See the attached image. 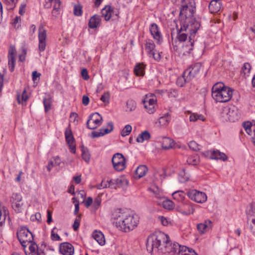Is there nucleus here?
<instances>
[{
    "mask_svg": "<svg viewBox=\"0 0 255 255\" xmlns=\"http://www.w3.org/2000/svg\"><path fill=\"white\" fill-rule=\"evenodd\" d=\"M8 65L9 67V71L10 72H13L14 69L15 67V57H8Z\"/></svg>",
    "mask_w": 255,
    "mask_h": 255,
    "instance_id": "8fccbe9b",
    "label": "nucleus"
},
{
    "mask_svg": "<svg viewBox=\"0 0 255 255\" xmlns=\"http://www.w3.org/2000/svg\"><path fill=\"white\" fill-rule=\"evenodd\" d=\"M251 69V66L249 63H245L242 68V70L245 75L248 76Z\"/></svg>",
    "mask_w": 255,
    "mask_h": 255,
    "instance_id": "3c124183",
    "label": "nucleus"
},
{
    "mask_svg": "<svg viewBox=\"0 0 255 255\" xmlns=\"http://www.w3.org/2000/svg\"><path fill=\"white\" fill-rule=\"evenodd\" d=\"M60 9H56V8H53L52 10V16L53 18H56L60 14Z\"/></svg>",
    "mask_w": 255,
    "mask_h": 255,
    "instance_id": "69168bd1",
    "label": "nucleus"
},
{
    "mask_svg": "<svg viewBox=\"0 0 255 255\" xmlns=\"http://www.w3.org/2000/svg\"><path fill=\"white\" fill-rule=\"evenodd\" d=\"M187 209L186 210H183L181 212V214L184 215H189L193 214L194 212V208L192 204H190L187 205Z\"/></svg>",
    "mask_w": 255,
    "mask_h": 255,
    "instance_id": "09e8293b",
    "label": "nucleus"
},
{
    "mask_svg": "<svg viewBox=\"0 0 255 255\" xmlns=\"http://www.w3.org/2000/svg\"><path fill=\"white\" fill-rule=\"evenodd\" d=\"M113 167L117 171H122L126 167V160L124 156L120 153L115 154L112 159Z\"/></svg>",
    "mask_w": 255,
    "mask_h": 255,
    "instance_id": "6e6552de",
    "label": "nucleus"
},
{
    "mask_svg": "<svg viewBox=\"0 0 255 255\" xmlns=\"http://www.w3.org/2000/svg\"><path fill=\"white\" fill-rule=\"evenodd\" d=\"M233 93V90L222 82L215 83L212 88V97L216 102L226 103L229 101Z\"/></svg>",
    "mask_w": 255,
    "mask_h": 255,
    "instance_id": "20e7f679",
    "label": "nucleus"
},
{
    "mask_svg": "<svg viewBox=\"0 0 255 255\" xmlns=\"http://www.w3.org/2000/svg\"><path fill=\"white\" fill-rule=\"evenodd\" d=\"M190 175L188 173L186 172L185 169H183L179 173L178 179L180 182L184 183L188 181L189 179Z\"/></svg>",
    "mask_w": 255,
    "mask_h": 255,
    "instance_id": "e433bc0d",
    "label": "nucleus"
},
{
    "mask_svg": "<svg viewBox=\"0 0 255 255\" xmlns=\"http://www.w3.org/2000/svg\"><path fill=\"white\" fill-rule=\"evenodd\" d=\"M196 9V6L180 8L179 22H182L183 26L186 23L194 25L195 22H199L194 17Z\"/></svg>",
    "mask_w": 255,
    "mask_h": 255,
    "instance_id": "39448f33",
    "label": "nucleus"
},
{
    "mask_svg": "<svg viewBox=\"0 0 255 255\" xmlns=\"http://www.w3.org/2000/svg\"><path fill=\"white\" fill-rule=\"evenodd\" d=\"M199 157L197 154L192 155L188 157L187 163L189 165H196L199 163Z\"/></svg>",
    "mask_w": 255,
    "mask_h": 255,
    "instance_id": "f704fd0d",
    "label": "nucleus"
},
{
    "mask_svg": "<svg viewBox=\"0 0 255 255\" xmlns=\"http://www.w3.org/2000/svg\"><path fill=\"white\" fill-rule=\"evenodd\" d=\"M82 157L84 160L86 162H89L90 159V153L86 148L82 147Z\"/></svg>",
    "mask_w": 255,
    "mask_h": 255,
    "instance_id": "a18cd8bd",
    "label": "nucleus"
},
{
    "mask_svg": "<svg viewBox=\"0 0 255 255\" xmlns=\"http://www.w3.org/2000/svg\"><path fill=\"white\" fill-rule=\"evenodd\" d=\"M170 120L171 117L169 114L166 113L159 119L158 122L161 126H164L168 124Z\"/></svg>",
    "mask_w": 255,
    "mask_h": 255,
    "instance_id": "c9c22d12",
    "label": "nucleus"
},
{
    "mask_svg": "<svg viewBox=\"0 0 255 255\" xmlns=\"http://www.w3.org/2000/svg\"><path fill=\"white\" fill-rule=\"evenodd\" d=\"M136 102L132 100H128L127 102V108L126 111L131 112L136 109Z\"/></svg>",
    "mask_w": 255,
    "mask_h": 255,
    "instance_id": "58836bf2",
    "label": "nucleus"
},
{
    "mask_svg": "<svg viewBox=\"0 0 255 255\" xmlns=\"http://www.w3.org/2000/svg\"><path fill=\"white\" fill-rule=\"evenodd\" d=\"M38 49L40 52L45 50L46 46L47 33L43 25H40L38 28Z\"/></svg>",
    "mask_w": 255,
    "mask_h": 255,
    "instance_id": "ddd939ff",
    "label": "nucleus"
},
{
    "mask_svg": "<svg viewBox=\"0 0 255 255\" xmlns=\"http://www.w3.org/2000/svg\"><path fill=\"white\" fill-rule=\"evenodd\" d=\"M145 49L148 55L155 50V45L152 40L148 39L145 40Z\"/></svg>",
    "mask_w": 255,
    "mask_h": 255,
    "instance_id": "bb28decb",
    "label": "nucleus"
},
{
    "mask_svg": "<svg viewBox=\"0 0 255 255\" xmlns=\"http://www.w3.org/2000/svg\"><path fill=\"white\" fill-rule=\"evenodd\" d=\"M112 219L117 229L125 233L132 231L137 227L139 222L137 215L121 208L113 211Z\"/></svg>",
    "mask_w": 255,
    "mask_h": 255,
    "instance_id": "f03ea898",
    "label": "nucleus"
},
{
    "mask_svg": "<svg viewBox=\"0 0 255 255\" xmlns=\"http://www.w3.org/2000/svg\"><path fill=\"white\" fill-rule=\"evenodd\" d=\"M190 80H187V77L184 75V72L183 73L181 77H178L176 84L179 87H182L184 86L185 83L189 82Z\"/></svg>",
    "mask_w": 255,
    "mask_h": 255,
    "instance_id": "79ce46f5",
    "label": "nucleus"
},
{
    "mask_svg": "<svg viewBox=\"0 0 255 255\" xmlns=\"http://www.w3.org/2000/svg\"><path fill=\"white\" fill-rule=\"evenodd\" d=\"M187 196L192 201L199 203L205 202L207 199L206 194L195 189L190 190L187 192Z\"/></svg>",
    "mask_w": 255,
    "mask_h": 255,
    "instance_id": "9d476101",
    "label": "nucleus"
},
{
    "mask_svg": "<svg viewBox=\"0 0 255 255\" xmlns=\"http://www.w3.org/2000/svg\"><path fill=\"white\" fill-rule=\"evenodd\" d=\"M179 255H198V254L192 249L182 246Z\"/></svg>",
    "mask_w": 255,
    "mask_h": 255,
    "instance_id": "72a5a7b5",
    "label": "nucleus"
},
{
    "mask_svg": "<svg viewBox=\"0 0 255 255\" xmlns=\"http://www.w3.org/2000/svg\"><path fill=\"white\" fill-rule=\"evenodd\" d=\"M228 255H241L240 251L236 248L230 251Z\"/></svg>",
    "mask_w": 255,
    "mask_h": 255,
    "instance_id": "338daca9",
    "label": "nucleus"
},
{
    "mask_svg": "<svg viewBox=\"0 0 255 255\" xmlns=\"http://www.w3.org/2000/svg\"><path fill=\"white\" fill-rule=\"evenodd\" d=\"M212 227V222L210 220H206L203 223H199L197 225V228L201 234H203Z\"/></svg>",
    "mask_w": 255,
    "mask_h": 255,
    "instance_id": "f3484780",
    "label": "nucleus"
},
{
    "mask_svg": "<svg viewBox=\"0 0 255 255\" xmlns=\"http://www.w3.org/2000/svg\"><path fill=\"white\" fill-rule=\"evenodd\" d=\"M66 141L69 145L70 151L73 153L76 152L75 140L71 129H67L65 131Z\"/></svg>",
    "mask_w": 255,
    "mask_h": 255,
    "instance_id": "2eb2a0df",
    "label": "nucleus"
},
{
    "mask_svg": "<svg viewBox=\"0 0 255 255\" xmlns=\"http://www.w3.org/2000/svg\"><path fill=\"white\" fill-rule=\"evenodd\" d=\"M59 252L63 255H73L74 248L68 242L61 243L59 247Z\"/></svg>",
    "mask_w": 255,
    "mask_h": 255,
    "instance_id": "dca6fc26",
    "label": "nucleus"
},
{
    "mask_svg": "<svg viewBox=\"0 0 255 255\" xmlns=\"http://www.w3.org/2000/svg\"><path fill=\"white\" fill-rule=\"evenodd\" d=\"M148 56L149 57H152L157 61H160L161 58L160 53L159 52L156 51V50L154 51V52L151 53L149 55H148Z\"/></svg>",
    "mask_w": 255,
    "mask_h": 255,
    "instance_id": "6e6d98bb",
    "label": "nucleus"
},
{
    "mask_svg": "<svg viewBox=\"0 0 255 255\" xmlns=\"http://www.w3.org/2000/svg\"><path fill=\"white\" fill-rule=\"evenodd\" d=\"M81 217L80 215H78L76 217L73 225V228L74 231H77L78 229L81 222Z\"/></svg>",
    "mask_w": 255,
    "mask_h": 255,
    "instance_id": "864d4df0",
    "label": "nucleus"
},
{
    "mask_svg": "<svg viewBox=\"0 0 255 255\" xmlns=\"http://www.w3.org/2000/svg\"><path fill=\"white\" fill-rule=\"evenodd\" d=\"M17 238L23 247H26L33 240L32 233L26 228H21L17 233Z\"/></svg>",
    "mask_w": 255,
    "mask_h": 255,
    "instance_id": "423d86ee",
    "label": "nucleus"
},
{
    "mask_svg": "<svg viewBox=\"0 0 255 255\" xmlns=\"http://www.w3.org/2000/svg\"><path fill=\"white\" fill-rule=\"evenodd\" d=\"M198 120H201L202 121H205V118L202 114H199L195 113H190L189 117V121L191 122H195Z\"/></svg>",
    "mask_w": 255,
    "mask_h": 255,
    "instance_id": "473e14b6",
    "label": "nucleus"
},
{
    "mask_svg": "<svg viewBox=\"0 0 255 255\" xmlns=\"http://www.w3.org/2000/svg\"><path fill=\"white\" fill-rule=\"evenodd\" d=\"M132 130V127L129 125H127L121 132L122 136H126L129 134Z\"/></svg>",
    "mask_w": 255,
    "mask_h": 255,
    "instance_id": "49530a36",
    "label": "nucleus"
},
{
    "mask_svg": "<svg viewBox=\"0 0 255 255\" xmlns=\"http://www.w3.org/2000/svg\"><path fill=\"white\" fill-rule=\"evenodd\" d=\"M226 114L228 120L232 122L237 121L239 118L237 111L232 109H228Z\"/></svg>",
    "mask_w": 255,
    "mask_h": 255,
    "instance_id": "c85d7f7f",
    "label": "nucleus"
},
{
    "mask_svg": "<svg viewBox=\"0 0 255 255\" xmlns=\"http://www.w3.org/2000/svg\"><path fill=\"white\" fill-rule=\"evenodd\" d=\"M78 115L76 113H71L70 116V121L75 123V124L77 125L78 122Z\"/></svg>",
    "mask_w": 255,
    "mask_h": 255,
    "instance_id": "13d9d810",
    "label": "nucleus"
},
{
    "mask_svg": "<svg viewBox=\"0 0 255 255\" xmlns=\"http://www.w3.org/2000/svg\"><path fill=\"white\" fill-rule=\"evenodd\" d=\"M182 246L177 243H170L169 236L161 232L150 235L146 242V248L150 253H152L155 250L163 254H169L170 255H179Z\"/></svg>",
    "mask_w": 255,
    "mask_h": 255,
    "instance_id": "f257e3e1",
    "label": "nucleus"
},
{
    "mask_svg": "<svg viewBox=\"0 0 255 255\" xmlns=\"http://www.w3.org/2000/svg\"><path fill=\"white\" fill-rule=\"evenodd\" d=\"M12 208L17 213H21L23 210L22 197L18 193H13L10 198Z\"/></svg>",
    "mask_w": 255,
    "mask_h": 255,
    "instance_id": "1a4fd4ad",
    "label": "nucleus"
},
{
    "mask_svg": "<svg viewBox=\"0 0 255 255\" xmlns=\"http://www.w3.org/2000/svg\"><path fill=\"white\" fill-rule=\"evenodd\" d=\"M113 184L112 180L110 181L103 180L100 184H97L96 187L98 189H102L105 188H113L112 185Z\"/></svg>",
    "mask_w": 255,
    "mask_h": 255,
    "instance_id": "4c0bfd02",
    "label": "nucleus"
},
{
    "mask_svg": "<svg viewBox=\"0 0 255 255\" xmlns=\"http://www.w3.org/2000/svg\"><path fill=\"white\" fill-rule=\"evenodd\" d=\"M101 21V16L95 14L90 18L88 22V26L90 28H96L99 26Z\"/></svg>",
    "mask_w": 255,
    "mask_h": 255,
    "instance_id": "aec40b11",
    "label": "nucleus"
},
{
    "mask_svg": "<svg viewBox=\"0 0 255 255\" xmlns=\"http://www.w3.org/2000/svg\"><path fill=\"white\" fill-rule=\"evenodd\" d=\"M181 22H179V24H176V29L177 30V38L180 42H184L187 38L189 35V43L184 46L186 52L190 53L193 49L194 43V37L197 31L199 29L201 24L200 22H195L194 25L186 23L185 26H183Z\"/></svg>",
    "mask_w": 255,
    "mask_h": 255,
    "instance_id": "7ed1b4c3",
    "label": "nucleus"
},
{
    "mask_svg": "<svg viewBox=\"0 0 255 255\" xmlns=\"http://www.w3.org/2000/svg\"><path fill=\"white\" fill-rule=\"evenodd\" d=\"M110 94L108 92L104 93L101 97V100L104 103H109Z\"/></svg>",
    "mask_w": 255,
    "mask_h": 255,
    "instance_id": "bf43d9fd",
    "label": "nucleus"
},
{
    "mask_svg": "<svg viewBox=\"0 0 255 255\" xmlns=\"http://www.w3.org/2000/svg\"><path fill=\"white\" fill-rule=\"evenodd\" d=\"M101 203V198L98 196L95 199L93 203V207L95 210H97L100 206Z\"/></svg>",
    "mask_w": 255,
    "mask_h": 255,
    "instance_id": "4d7b16f0",
    "label": "nucleus"
},
{
    "mask_svg": "<svg viewBox=\"0 0 255 255\" xmlns=\"http://www.w3.org/2000/svg\"><path fill=\"white\" fill-rule=\"evenodd\" d=\"M162 200L161 202L162 205L163 207L165 209L169 210H172L174 208V203L170 200L166 199L163 197L162 199H160Z\"/></svg>",
    "mask_w": 255,
    "mask_h": 255,
    "instance_id": "2f4dec72",
    "label": "nucleus"
},
{
    "mask_svg": "<svg viewBox=\"0 0 255 255\" xmlns=\"http://www.w3.org/2000/svg\"><path fill=\"white\" fill-rule=\"evenodd\" d=\"M56 229V227H54L51 231V239L53 241H61L62 239L55 232V230Z\"/></svg>",
    "mask_w": 255,
    "mask_h": 255,
    "instance_id": "5fc2aeb1",
    "label": "nucleus"
},
{
    "mask_svg": "<svg viewBox=\"0 0 255 255\" xmlns=\"http://www.w3.org/2000/svg\"><path fill=\"white\" fill-rule=\"evenodd\" d=\"M93 203V199L91 197H88L87 198L86 202L85 203V206L88 208Z\"/></svg>",
    "mask_w": 255,
    "mask_h": 255,
    "instance_id": "774afa93",
    "label": "nucleus"
},
{
    "mask_svg": "<svg viewBox=\"0 0 255 255\" xmlns=\"http://www.w3.org/2000/svg\"><path fill=\"white\" fill-rule=\"evenodd\" d=\"M30 244V245L29 246V249L30 251V253H32V252H40L38 250V247L36 244L32 243V242Z\"/></svg>",
    "mask_w": 255,
    "mask_h": 255,
    "instance_id": "052dcab7",
    "label": "nucleus"
},
{
    "mask_svg": "<svg viewBox=\"0 0 255 255\" xmlns=\"http://www.w3.org/2000/svg\"><path fill=\"white\" fill-rule=\"evenodd\" d=\"M28 99V97L26 90L23 91L21 97L19 95L17 96V101L19 104H23V102L25 103Z\"/></svg>",
    "mask_w": 255,
    "mask_h": 255,
    "instance_id": "ea45409f",
    "label": "nucleus"
},
{
    "mask_svg": "<svg viewBox=\"0 0 255 255\" xmlns=\"http://www.w3.org/2000/svg\"><path fill=\"white\" fill-rule=\"evenodd\" d=\"M196 6V3L194 0H181V4L180 7H191Z\"/></svg>",
    "mask_w": 255,
    "mask_h": 255,
    "instance_id": "37998d69",
    "label": "nucleus"
},
{
    "mask_svg": "<svg viewBox=\"0 0 255 255\" xmlns=\"http://www.w3.org/2000/svg\"><path fill=\"white\" fill-rule=\"evenodd\" d=\"M142 103L146 111L148 114H152L156 111L157 99L154 94L151 93L146 94L142 100Z\"/></svg>",
    "mask_w": 255,
    "mask_h": 255,
    "instance_id": "0eeeda50",
    "label": "nucleus"
},
{
    "mask_svg": "<svg viewBox=\"0 0 255 255\" xmlns=\"http://www.w3.org/2000/svg\"><path fill=\"white\" fill-rule=\"evenodd\" d=\"M145 65L143 63L136 64L134 68V72L137 76H143L145 74Z\"/></svg>",
    "mask_w": 255,
    "mask_h": 255,
    "instance_id": "393cba45",
    "label": "nucleus"
},
{
    "mask_svg": "<svg viewBox=\"0 0 255 255\" xmlns=\"http://www.w3.org/2000/svg\"><path fill=\"white\" fill-rule=\"evenodd\" d=\"M222 5L221 0H212L209 5V10L211 13H216L220 10Z\"/></svg>",
    "mask_w": 255,
    "mask_h": 255,
    "instance_id": "a211bd4d",
    "label": "nucleus"
},
{
    "mask_svg": "<svg viewBox=\"0 0 255 255\" xmlns=\"http://www.w3.org/2000/svg\"><path fill=\"white\" fill-rule=\"evenodd\" d=\"M188 146L190 149L197 151L200 149L199 145L195 141H191L188 143Z\"/></svg>",
    "mask_w": 255,
    "mask_h": 255,
    "instance_id": "603ef678",
    "label": "nucleus"
},
{
    "mask_svg": "<svg viewBox=\"0 0 255 255\" xmlns=\"http://www.w3.org/2000/svg\"><path fill=\"white\" fill-rule=\"evenodd\" d=\"M108 126L110 127V128H103L104 131L103 133L98 132L97 131H93L92 132V137L93 138L99 137L111 132L113 130L114 124L112 122H110L108 123Z\"/></svg>",
    "mask_w": 255,
    "mask_h": 255,
    "instance_id": "6ab92c4d",
    "label": "nucleus"
},
{
    "mask_svg": "<svg viewBox=\"0 0 255 255\" xmlns=\"http://www.w3.org/2000/svg\"><path fill=\"white\" fill-rule=\"evenodd\" d=\"M202 68V64L197 62L191 65L184 71V75L187 77V80H191L198 75Z\"/></svg>",
    "mask_w": 255,
    "mask_h": 255,
    "instance_id": "f8f14e48",
    "label": "nucleus"
},
{
    "mask_svg": "<svg viewBox=\"0 0 255 255\" xmlns=\"http://www.w3.org/2000/svg\"><path fill=\"white\" fill-rule=\"evenodd\" d=\"M149 31L156 43L158 44H161L163 39L157 25L154 23L151 24L149 27Z\"/></svg>",
    "mask_w": 255,
    "mask_h": 255,
    "instance_id": "4468645a",
    "label": "nucleus"
},
{
    "mask_svg": "<svg viewBox=\"0 0 255 255\" xmlns=\"http://www.w3.org/2000/svg\"><path fill=\"white\" fill-rule=\"evenodd\" d=\"M147 171V168L145 165H141L137 167L135 171L136 177L140 178L144 176Z\"/></svg>",
    "mask_w": 255,
    "mask_h": 255,
    "instance_id": "c756f323",
    "label": "nucleus"
},
{
    "mask_svg": "<svg viewBox=\"0 0 255 255\" xmlns=\"http://www.w3.org/2000/svg\"><path fill=\"white\" fill-rule=\"evenodd\" d=\"M102 123V117L98 113L90 115L86 123V127L88 128L94 129L100 126Z\"/></svg>",
    "mask_w": 255,
    "mask_h": 255,
    "instance_id": "9b49d317",
    "label": "nucleus"
},
{
    "mask_svg": "<svg viewBox=\"0 0 255 255\" xmlns=\"http://www.w3.org/2000/svg\"><path fill=\"white\" fill-rule=\"evenodd\" d=\"M158 219L160 221L161 223L163 226H167L169 224V221L167 218L163 216H159Z\"/></svg>",
    "mask_w": 255,
    "mask_h": 255,
    "instance_id": "680f3d73",
    "label": "nucleus"
},
{
    "mask_svg": "<svg viewBox=\"0 0 255 255\" xmlns=\"http://www.w3.org/2000/svg\"><path fill=\"white\" fill-rule=\"evenodd\" d=\"M160 142L161 143L162 148L164 149H169L173 147L174 145V141L168 137H163L161 138Z\"/></svg>",
    "mask_w": 255,
    "mask_h": 255,
    "instance_id": "4be33fe9",
    "label": "nucleus"
},
{
    "mask_svg": "<svg viewBox=\"0 0 255 255\" xmlns=\"http://www.w3.org/2000/svg\"><path fill=\"white\" fill-rule=\"evenodd\" d=\"M209 152L210 153V158L211 159L223 161H226L227 159V155L218 150L210 151Z\"/></svg>",
    "mask_w": 255,
    "mask_h": 255,
    "instance_id": "412c9836",
    "label": "nucleus"
},
{
    "mask_svg": "<svg viewBox=\"0 0 255 255\" xmlns=\"http://www.w3.org/2000/svg\"><path fill=\"white\" fill-rule=\"evenodd\" d=\"M151 138V135L147 130H144L141 132L136 139V142L142 143L144 141H147Z\"/></svg>",
    "mask_w": 255,
    "mask_h": 255,
    "instance_id": "cd10ccee",
    "label": "nucleus"
},
{
    "mask_svg": "<svg viewBox=\"0 0 255 255\" xmlns=\"http://www.w3.org/2000/svg\"><path fill=\"white\" fill-rule=\"evenodd\" d=\"M73 13L76 16H81L82 14V6L80 4L74 5Z\"/></svg>",
    "mask_w": 255,
    "mask_h": 255,
    "instance_id": "de8ad7c7",
    "label": "nucleus"
},
{
    "mask_svg": "<svg viewBox=\"0 0 255 255\" xmlns=\"http://www.w3.org/2000/svg\"><path fill=\"white\" fill-rule=\"evenodd\" d=\"M53 3V8H56V9L60 10V6L61 4L60 0H54Z\"/></svg>",
    "mask_w": 255,
    "mask_h": 255,
    "instance_id": "0e129e2a",
    "label": "nucleus"
},
{
    "mask_svg": "<svg viewBox=\"0 0 255 255\" xmlns=\"http://www.w3.org/2000/svg\"><path fill=\"white\" fill-rule=\"evenodd\" d=\"M186 195H187V193H185L182 190L175 191L172 194L173 199L178 202L183 201Z\"/></svg>",
    "mask_w": 255,
    "mask_h": 255,
    "instance_id": "7c9ffc66",
    "label": "nucleus"
},
{
    "mask_svg": "<svg viewBox=\"0 0 255 255\" xmlns=\"http://www.w3.org/2000/svg\"><path fill=\"white\" fill-rule=\"evenodd\" d=\"M81 75L83 78L85 80H88L89 79L88 71L86 69L84 68L81 71Z\"/></svg>",
    "mask_w": 255,
    "mask_h": 255,
    "instance_id": "e2e57ef3",
    "label": "nucleus"
},
{
    "mask_svg": "<svg viewBox=\"0 0 255 255\" xmlns=\"http://www.w3.org/2000/svg\"><path fill=\"white\" fill-rule=\"evenodd\" d=\"M113 13V10L110 5H106L101 10L102 16L104 17L106 21L110 19Z\"/></svg>",
    "mask_w": 255,
    "mask_h": 255,
    "instance_id": "5701e85b",
    "label": "nucleus"
},
{
    "mask_svg": "<svg viewBox=\"0 0 255 255\" xmlns=\"http://www.w3.org/2000/svg\"><path fill=\"white\" fill-rule=\"evenodd\" d=\"M93 237L99 245L101 246L105 245V237L101 231H95L93 233Z\"/></svg>",
    "mask_w": 255,
    "mask_h": 255,
    "instance_id": "b1692460",
    "label": "nucleus"
},
{
    "mask_svg": "<svg viewBox=\"0 0 255 255\" xmlns=\"http://www.w3.org/2000/svg\"><path fill=\"white\" fill-rule=\"evenodd\" d=\"M44 110L45 112H48L50 109L52 103V99L51 98L48 97L47 98H44L43 101Z\"/></svg>",
    "mask_w": 255,
    "mask_h": 255,
    "instance_id": "a19ab883",
    "label": "nucleus"
},
{
    "mask_svg": "<svg viewBox=\"0 0 255 255\" xmlns=\"http://www.w3.org/2000/svg\"><path fill=\"white\" fill-rule=\"evenodd\" d=\"M149 191L152 193L154 197L158 199H162L164 197L162 191L156 185H151L149 188Z\"/></svg>",
    "mask_w": 255,
    "mask_h": 255,
    "instance_id": "a878e982",
    "label": "nucleus"
},
{
    "mask_svg": "<svg viewBox=\"0 0 255 255\" xmlns=\"http://www.w3.org/2000/svg\"><path fill=\"white\" fill-rule=\"evenodd\" d=\"M252 126H253V125H252V123L249 121L244 122L243 123V127L245 128L247 133L249 135H251V134L252 133Z\"/></svg>",
    "mask_w": 255,
    "mask_h": 255,
    "instance_id": "c03bdc74",
    "label": "nucleus"
}]
</instances>
